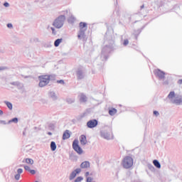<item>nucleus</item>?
Returning a JSON list of instances; mask_svg holds the SVG:
<instances>
[{"label": "nucleus", "mask_w": 182, "mask_h": 182, "mask_svg": "<svg viewBox=\"0 0 182 182\" xmlns=\"http://www.w3.org/2000/svg\"><path fill=\"white\" fill-rule=\"evenodd\" d=\"M144 8V4H143L142 6H141L140 9L141 10V9H143Z\"/></svg>", "instance_id": "nucleus-57"}, {"label": "nucleus", "mask_w": 182, "mask_h": 182, "mask_svg": "<svg viewBox=\"0 0 182 182\" xmlns=\"http://www.w3.org/2000/svg\"><path fill=\"white\" fill-rule=\"evenodd\" d=\"M47 134H48V136H52V132H49L47 133Z\"/></svg>", "instance_id": "nucleus-56"}, {"label": "nucleus", "mask_w": 182, "mask_h": 182, "mask_svg": "<svg viewBox=\"0 0 182 182\" xmlns=\"http://www.w3.org/2000/svg\"><path fill=\"white\" fill-rule=\"evenodd\" d=\"M171 102L173 103V105H176V106H180L182 105V97L178 99L171 100Z\"/></svg>", "instance_id": "nucleus-16"}, {"label": "nucleus", "mask_w": 182, "mask_h": 182, "mask_svg": "<svg viewBox=\"0 0 182 182\" xmlns=\"http://www.w3.org/2000/svg\"><path fill=\"white\" fill-rule=\"evenodd\" d=\"M116 2H117V0H116Z\"/></svg>", "instance_id": "nucleus-59"}, {"label": "nucleus", "mask_w": 182, "mask_h": 182, "mask_svg": "<svg viewBox=\"0 0 182 182\" xmlns=\"http://www.w3.org/2000/svg\"><path fill=\"white\" fill-rule=\"evenodd\" d=\"M178 83L179 85H182V79L178 80Z\"/></svg>", "instance_id": "nucleus-53"}, {"label": "nucleus", "mask_w": 182, "mask_h": 182, "mask_svg": "<svg viewBox=\"0 0 182 182\" xmlns=\"http://www.w3.org/2000/svg\"><path fill=\"white\" fill-rule=\"evenodd\" d=\"M153 164H154V166H155L156 167V168H161V164H160L159 160L154 159L153 161Z\"/></svg>", "instance_id": "nucleus-21"}, {"label": "nucleus", "mask_w": 182, "mask_h": 182, "mask_svg": "<svg viewBox=\"0 0 182 182\" xmlns=\"http://www.w3.org/2000/svg\"><path fill=\"white\" fill-rule=\"evenodd\" d=\"M0 124H8L5 120H0Z\"/></svg>", "instance_id": "nucleus-48"}, {"label": "nucleus", "mask_w": 182, "mask_h": 182, "mask_svg": "<svg viewBox=\"0 0 182 182\" xmlns=\"http://www.w3.org/2000/svg\"><path fill=\"white\" fill-rule=\"evenodd\" d=\"M144 28H146V26H142L141 28H139L138 30H134V36L136 40H137V38H139V35H140V33H141V31H143V29H144Z\"/></svg>", "instance_id": "nucleus-15"}, {"label": "nucleus", "mask_w": 182, "mask_h": 182, "mask_svg": "<svg viewBox=\"0 0 182 182\" xmlns=\"http://www.w3.org/2000/svg\"><path fill=\"white\" fill-rule=\"evenodd\" d=\"M4 105H6V106H7L8 109H9V110H12V109H14V105L9 101H4Z\"/></svg>", "instance_id": "nucleus-24"}, {"label": "nucleus", "mask_w": 182, "mask_h": 182, "mask_svg": "<svg viewBox=\"0 0 182 182\" xmlns=\"http://www.w3.org/2000/svg\"><path fill=\"white\" fill-rule=\"evenodd\" d=\"M81 171H82V169H80V168H77L75 170L73 171L70 174L69 180L72 181V180H73V178H75L76 176H77V174H80Z\"/></svg>", "instance_id": "nucleus-11"}, {"label": "nucleus", "mask_w": 182, "mask_h": 182, "mask_svg": "<svg viewBox=\"0 0 182 182\" xmlns=\"http://www.w3.org/2000/svg\"><path fill=\"white\" fill-rule=\"evenodd\" d=\"M4 6H5L6 8H9V3H8V2H4Z\"/></svg>", "instance_id": "nucleus-49"}, {"label": "nucleus", "mask_w": 182, "mask_h": 182, "mask_svg": "<svg viewBox=\"0 0 182 182\" xmlns=\"http://www.w3.org/2000/svg\"><path fill=\"white\" fill-rule=\"evenodd\" d=\"M49 96L53 99V100H58V96H56V93L55 92L51 91L49 92Z\"/></svg>", "instance_id": "nucleus-20"}, {"label": "nucleus", "mask_w": 182, "mask_h": 182, "mask_svg": "<svg viewBox=\"0 0 182 182\" xmlns=\"http://www.w3.org/2000/svg\"><path fill=\"white\" fill-rule=\"evenodd\" d=\"M38 80H39V83H38L39 87H45V86H47V85H49V77H48V75L38 76Z\"/></svg>", "instance_id": "nucleus-4"}, {"label": "nucleus", "mask_w": 182, "mask_h": 182, "mask_svg": "<svg viewBox=\"0 0 182 182\" xmlns=\"http://www.w3.org/2000/svg\"><path fill=\"white\" fill-rule=\"evenodd\" d=\"M124 168H130L133 166V158L132 156H125L122 161Z\"/></svg>", "instance_id": "nucleus-5"}, {"label": "nucleus", "mask_w": 182, "mask_h": 182, "mask_svg": "<svg viewBox=\"0 0 182 182\" xmlns=\"http://www.w3.org/2000/svg\"><path fill=\"white\" fill-rule=\"evenodd\" d=\"M6 69H8L6 67H0V70H5Z\"/></svg>", "instance_id": "nucleus-51"}, {"label": "nucleus", "mask_w": 182, "mask_h": 182, "mask_svg": "<svg viewBox=\"0 0 182 182\" xmlns=\"http://www.w3.org/2000/svg\"><path fill=\"white\" fill-rule=\"evenodd\" d=\"M175 97H176V92H174V91H171L167 96V99H169V100H173V98Z\"/></svg>", "instance_id": "nucleus-23"}, {"label": "nucleus", "mask_w": 182, "mask_h": 182, "mask_svg": "<svg viewBox=\"0 0 182 182\" xmlns=\"http://www.w3.org/2000/svg\"><path fill=\"white\" fill-rule=\"evenodd\" d=\"M108 129L110 131V130H112V128H108Z\"/></svg>", "instance_id": "nucleus-58"}, {"label": "nucleus", "mask_w": 182, "mask_h": 182, "mask_svg": "<svg viewBox=\"0 0 182 182\" xmlns=\"http://www.w3.org/2000/svg\"><path fill=\"white\" fill-rule=\"evenodd\" d=\"M65 21H66V16H65V15H60L55 19L53 23V26H55L57 29H60V28L63 26Z\"/></svg>", "instance_id": "nucleus-3"}, {"label": "nucleus", "mask_w": 182, "mask_h": 182, "mask_svg": "<svg viewBox=\"0 0 182 182\" xmlns=\"http://www.w3.org/2000/svg\"><path fill=\"white\" fill-rule=\"evenodd\" d=\"M22 77H24V79H28L29 77V75H26V76L22 75Z\"/></svg>", "instance_id": "nucleus-54"}, {"label": "nucleus", "mask_w": 182, "mask_h": 182, "mask_svg": "<svg viewBox=\"0 0 182 182\" xmlns=\"http://www.w3.org/2000/svg\"><path fill=\"white\" fill-rule=\"evenodd\" d=\"M100 133H101L102 137H103L104 139H106L107 140H110V133H109L107 130L106 129L102 130Z\"/></svg>", "instance_id": "nucleus-14"}, {"label": "nucleus", "mask_w": 182, "mask_h": 182, "mask_svg": "<svg viewBox=\"0 0 182 182\" xmlns=\"http://www.w3.org/2000/svg\"><path fill=\"white\" fill-rule=\"evenodd\" d=\"M55 124H53V123H50L48 124L49 130H55Z\"/></svg>", "instance_id": "nucleus-33"}, {"label": "nucleus", "mask_w": 182, "mask_h": 182, "mask_svg": "<svg viewBox=\"0 0 182 182\" xmlns=\"http://www.w3.org/2000/svg\"><path fill=\"white\" fill-rule=\"evenodd\" d=\"M75 21H76V18L73 16H71L68 20V23H75Z\"/></svg>", "instance_id": "nucleus-29"}, {"label": "nucleus", "mask_w": 182, "mask_h": 182, "mask_svg": "<svg viewBox=\"0 0 182 182\" xmlns=\"http://www.w3.org/2000/svg\"><path fill=\"white\" fill-rule=\"evenodd\" d=\"M76 76L77 80H82V79H85V71L82 68H77L76 71Z\"/></svg>", "instance_id": "nucleus-10"}, {"label": "nucleus", "mask_w": 182, "mask_h": 182, "mask_svg": "<svg viewBox=\"0 0 182 182\" xmlns=\"http://www.w3.org/2000/svg\"><path fill=\"white\" fill-rule=\"evenodd\" d=\"M27 164H33V159L27 158L25 159Z\"/></svg>", "instance_id": "nucleus-32"}, {"label": "nucleus", "mask_w": 182, "mask_h": 182, "mask_svg": "<svg viewBox=\"0 0 182 182\" xmlns=\"http://www.w3.org/2000/svg\"><path fill=\"white\" fill-rule=\"evenodd\" d=\"M62 41H63V38H58L54 41V46L55 48H58V46H59L60 45V43H62Z\"/></svg>", "instance_id": "nucleus-22"}, {"label": "nucleus", "mask_w": 182, "mask_h": 182, "mask_svg": "<svg viewBox=\"0 0 182 182\" xmlns=\"http://www.w3.org/2000/svg\"><path fill=\"white\" fill-rule=\"evenodd\" d=\"M21 178V175L19 173H17L15 175V179L19 180Z\"/></svg>", "instance_id": "nucleus-44"}, {"label": "nucleus", "mask_w": 182, "mask_h": 182, "mask_svg": "<svg viewBox=\"0 0 182 182\" xmlns=\"http://www.w3.org/2000/svg\"><path fill=\"white\" fill-rule=\"evenodd\" d=\"M117 113V109L116 108H112L109 109V114L110 116H114Z\"/></svg>", "instance_id": "nucleus-25"}, {"label": "nucleus", "mask_w": 182, "mask_h": 182, "mask_svg": "<svg viewBox=\"0 0 182 182\" xmlns=\"http://www.w3.org/2000/svg\"><path fill=\"white\" fill-rule=\"evenodd\" d=\"M80 167V168H89V167H90V162L85 161L82 163H81Z\"/></svg>", "instance_id": "nucleus-17"}, {"label": "nucleus", "mask_w": 182, "mask_h": 182, "mask_svg": "<svg viewBox=\"0 0 182 182\" xmlns=\"http://www.w3.org/2000/svg\"><path fill=\"white\" fill-rule=\"evenodd\" d=\"M29 173H31V174H32V175H35V174H36V171H35L33 169H31Z\"/></svg>", "instance_id": "nucleus-47"}, {"label": "nucleus", "mask_w": 182, "mask_h": 182, "mask_svg": "<svg viewBox=\"0 0 182 182\" xmlns=\"http://www.w3.org/2000/svg\"><path fill=\"white\" fill-rule=\"evenodd\" d=\"M26 128L24 129V131L23 132V136H26Z\"/></svg>", "instance_id": "nucleus-52"}, {"label": "nucleus", "mask_w": 182, "mask_h": 182, "mask_svg": "<svg viewBox=\"0 0 182 182\" xmlns=\"http://www.w3.org/2000/svg\"><path fill=\"white\" fill-rule=\"evenodd\" d=\"M105 46L102 48L101 53V60L102 61L107 60L109 58V53L112 52L114 48V36L110 34L109 31H107L105 36Z\"/></svg>", "instance_id": "nucleus-1"}, {"label": "nucleus", "mask_w": 182, "mask_h": 182, "mask_svg": "<svg viewBox=\"0 0 182 182\" xmlns=\"http://www.w3.org/2000/svg\"><path fill=\"white\" fill-rule=\"evenodd\" d=\"M155 4L157 5L158 8H167L168 4H167V0H154Z\"/></svg>", "instance_id": "nucleus-9"}, {"label": "nucleus", "mask_w": 182, "mask_h": 182, "mask_svg": "<svg viewBox=\"0 0 182 182\" xmlns=\"http://www.w3.org/2000/svg\"><path fill=\"white\" fill-rule=\"evenodd\" d=\"M57 83H60V85H65V80H58Z\"/></svg>", "instance_id": "nucleus-40"}, {"label": "nucleus", "mask_w": 182, "mask_h": 182, "mask_svg": "<svg viewBox=\"0 0 182 182\" xmlns=\"http://www.w3.org/2000/svg\"><path fill=\"white\" fill-rule=\"evenodd\" d=\"M82 181H83L82 176H78L74 180V182H82Z\"/></svg>", "instance_id": "nucleus-34"}, {"label": "nucleus", "mask_w": 182, "mask_h": 182, "mask_svg": "<svg viewBox=\"0 0 182 182\" xmlns=\"http://www.w3.org/2000/svg\"><path fill=\"white\" fill-rule=\"evenodd\" d=\"M2 114H4V111H2V109H0V116H2Z\"/></svg>", "instance_id": "nucleus-55"}, {"label": "nucleus", "mask_w": 182, "mask_h": 182, "mask_svg": "<svg viewBox=\"0 0 182 182\" xmlns=\"http://www.w3.org/2000/svg\"><path fill=\"white\" fill-rule=\"evenodd\" d=\"M18 117H14V118L10 119V120L8 122L7 124H11V123H15V124H16V123H18Z\"/></svg>", "instance_id": "nucleus-28"}, {"label": "nucleus", "mask_w": 182, "mask_h": 182, "mask_svg": "<svg viewBox=\"0 0 182 182\" xmlns=\"http://www.w3.org/2000/svg\"><path fill=\"white\" fill-rule=\"evenodd\" d=\"M6 26L9 28V29H12L14 28V25H12L11 23H7Z\"/></svg>", "instance_id": "nucleus-39"}, {"label": "nucleus", "mask_w": 182, "mask_h": 182, "mask_svg": "<svg viewBox=\"0 0 182 182\" xmlns=\"http://www.w3.org/2000/svg\"><path fill=\"white\" fill-rule=\"evenodd\" d=\"M85 176L86 178H87V177H89V176H92V174L90 173L89 171H87V172H85Z\"/></svg>", "instance_id": "nucleus-43"}, {"label": "nucleus", "mask_w": 182, "mask_h": 182, "mask_svg": "<svg viewBox=\"0 0 182 182\" xmlns=\"http://www.w3.org/2000/svg\"><path fill=\"white\" fill-rule=\"evenodd\" d=\"M80 30L78 31L77 38L80 40L85 39L86 38V31H87V23L85 22H80L79 23Z\"/></svg>", "instance_id": "nucleus-2"}, {"label": "nucleus", "mask_w": 182, "mask_h": 182, "mask_svg": "<svg viewBox=\"0 0 182 182\" xmlns=\"http://www.w3.org/2000/svg\"><path fill=\"white\" fill-rule=\"evenodd\" d=\"M73 149L77 153V154H83V149H82V147L79 146V141L77 139H75L73 142Z\"/></svg>", "instance_id": "nucleus-6"}, {"label": "nucleus", "mask_w": 182, "mask_h": 182, "mask_svg": "<svg viewBox=\"0 0 182 182\" xmlns=\"http://www.w3.org/2000/svg\"><path fill=\"white\" fill-rule=\"evenodd\" d=\"M147 167H148L149 170H150V171H152V173H154V171H156V168H154L153 164H148Z\"/></svg>", "instance_id": "nucleus-27"}, {"label": "nucleus", "mask_w": 182, "mask_h": 182, "mask_svg": "<svg viewBox=\"0 0 182 182\" xmlns=\"http://www.w3.org/2000/svg\"><path fill=\"white\" fill-rule=\"evenodd\" d=\"M66 102L68 105H72V103H75V98H67Z\"/></svg>", "instance_id": "nucleus-31"}, {"label": "nucleus", "mask_w": 182, "mask_h": 182, "mask_svg": "<svg viewBox=\"0 0 182 182\" xmlns=\"http://www.w3.org/2000/svg\"><path fill=\"white\" fill-rule=\"evenodd\" d=\"M154 74L156 77H159L160 80L166 79V73H164V71H161V70L159 68L154 70Z\"/></svg>", "instance_id": "nucleus-7"}, {"label": "nucleus", "mask_w": 182, "mask_h": 182, "mask_svg": "<svg viewBox=\"0 0 182 182\" xmlns=\"http://www.w3.org/2000/svg\"><path fill=\"white\" fill-rule=\"evenodd\" d=\"M10 85H11V86H16L18 90H21V89H23V84H22L19 81L11 82H10Z\"/></svg>", "instance_id": "nucleus-12"}, {"label": "nucleus", "mask_w": 182, "mask_h": 182, "mask_svg": "<svg viewBox=\"0 0 182 182\" xmlns=\"http://www.w3.org/2000/svg\"><path fill=\"white\" fill-rule=\"evenodd\" d=\"M176 9H179L180 7H179L178 5H175L174 7H173V11H176Z\"/></svg>", "instance_id": "nucleus-50"}, {"label": "nucleus", "mask_w": 182, "mask_h": 182, "mask_svg": "<svg viewBox=\"0 0 182 182\" xmlns=\"http://www.w3.org/2000/svg\"><path fill=\"white\" fill-rule=\"evenodd\" d=\"M99 122L97 119H90L87 122V127L88 129H95L98 124Z\"/></svg>", "instance_id": "nucleus-8"}, {"label": "nucleus", "mask_w": 182, "mask_h": 182, "mask_svg": "<svg viewBox=\"0 0 182 182\" xmlns=\"http://www.w3.org/2000/svg\"><path fill=\"white\" fill-rule=\"evenodd\" d=\"M22 173H23V169H22V168H18V170H17V174H22Z\"/></svg>", "instance_id": "nucleus-42"}, {"label": "nucleus", "mask_w": 182, "mask_h": 182, "mask_svg": "<svg viewBox=\"0 0 182 182\" xmlns=\"http://www.w3.org/2000/svg\"><path fill=\"white\" fill-rule=\"evenodd\" d=\"M123 45L124 46H127L129 45V40L128 39L124 40Z\"/></svg>", "instance_id": "nucleus-38"}, {"label": "nucleus", "mask_w": 182, "mask_h": 182, "mask_svg": "<svg viewBox=\"0 0 182 182\" xmlns=\"http://www.w3.org/2000/svg\"><path fill=\"white\" fill-rule=\"evenodd\" d=\"M154 115L157 117L160 115V113L158 111H154Z\"/></svg>", "instance_id": "nucleus-46"}, {"label": "nucleus", "mask_w": 182, "mask_h": 182, "mask_svg": "<svg viewBox=\"0 0 182 182\" xmlns=\"http://www.w3.org/2000/svg\"><path fill=\"white\" fill-rule=\"evenodd\" d=\"M47 77H49V82L50 80H55L56 79V75H47Z\"/></svg>", "instance_id": "nucleus-30"}, {"label": "nucleus", "mask_w": 182, "mask_h": 182, "mask_svg": "<svg viewBox=\"0 0 182 182\" xmlns=\"http://www.w3.org/2000/svg\"><path fill=\"white\" fill-rule=\"evenodd\" d=\"M24 170H26V171H31V167H29L28 166H24Z\"/></svg>", "instance_id": "nucleus-41"}, {"label": "nucleus", "mask_w": 182, "mask_h": 182, "mask_svg": "<svg viewBox=\"0 0 182 182\" xmlns=\"http://www.w3.org/2000/svg\"><path fill=\"white\" fill-rule=\"evenodd\" d=\"M85 181H86V182H94V181H93V178H92V177H90V176H88V177H87Z\"/></svg>", "instance_id": "nucleus-37"}, {"label": "nucleus", "mask_w": 182, "mask_h": 182, "mask_svg": "<svg viewBox=\"0 0 182 182\" xmlns=\"http://www.w3.org/2000/svg\"><path fill=\"white\" fill-rule=\"evenodd\" d=\"M80 103H86V102H87V97H86L85 94L82 93L80 96Z\"/></svg>", "instance_id": "nucleus-19"}, {"label": "nucleus", "mask_w": 182, "mask_h": 182, "mask_svg": "<svg viewBox=\"0 0 182 182\" xmlns=\"http://www.w3.org/2000/svg\"><path fill=\"white\" fill-rule=\"evenodd\" d=\"M56 142L55 141H51L50 142V149L51 151H55L56 150Z\"/></svg>", "instance_id": "nucleus-26"}, {"label": "nucleus", "mask_w": 182, "mask_h": 182, "mask_svg": "<svg viewBox=\"0 0 182 182\" xmlns=\"http://www.w3.org/2000/svg\"><path fill=\"white\" fill-rule=\"evenodd\" d=\"M115 12L118 16H120V9L119 7L116 6Z\"/></svg>", "instance_id": "nucleus-36"}, {"label": "nucleus", "mask_w": 182, "mask_h": 182, "mask_svg": "<svg viewBox=\"0 0 182 182\" xmlns=\"http://www.w3.org/2000/svg\"><path fill=\"white\" fill-rule=\"evenodd\" d=\"M50 29L52 31L53 35H56V31L55 30V28L51 27Z\"/></svg>", "instance_id": "nucleus-45"}, {"label": "nucleus", "mask_w": 182, "mask_h": 182, "mask_svg": "<svg viewBox=\"0 0 182 182\" xmlns=\"http://www.w3.org/2000/svg\"><path fill=\"white\" fill-rule=\"evenodd\" d=\"M70 138V132L66 129L63 134V140H67V139Z\"/></svg>", "instance_id": "nucleus-18"}, {"label": "nucleus", "mask_w": 182, "mask_h": 182, "mask_svg": "<svg viewBox=\"0 0 182 182\" xmlns=\"http://www.w3.org/2000/svg\"><path fill=\"white\" fill-rule=\"evenodd\" d=\"M80 143L81 146H86V144H87V138L86 137V135L82 134L80 136Z\"/></svg>", "instance_id": "nucleus-13"}, {"label": "nucleus", "mask_w": 182, "mask_h": 182, "mask_svg": "<svg viewBox=\"0 0 182 182\" xmlns=\"http://www.w3.org/2000/svg\"><path fill=\"white\" fill-rule=\"evenodd\" d=\"M41 130V128L38 127H34L33 128V133H36L37 132H39Z\"/></svg>", "instance_id": "nucleus-35"}]
</instances>
